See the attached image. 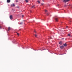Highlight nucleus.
<instances>
[{"label": "nucleus", "mask_w": 72, "mask_h": 72, "mask_svg": "<svg viewBox=\"0 0 72 72\" xmlns=\"http://www.w3.org/2000/svg\"><path fill=\"white\" fill-rule=\"evenodd\" d=\"M69 0H63V2L64 3H67L68 1H69Z\"/></svg>", "instance_id": "nucleus-1"}, {"label": "nucleus", "mask_w": 72, "mask_h": 72, "mask_svg": "<svg viewBox=\"0 0 72 72\" xmlns=\"http://www.w3.org/2000/svg\"><path fill=\"white\" fill-rule=\"evenodd\" d=\"M10 19H13V15H10Z\"/></svg>", "instance_id": "nucleus-2"}, {"label": "nucleus", "mask_w": 72, "mask_h": 72, "mask_svg": "<svg viewBox=\"0 0 72 72\" xmlns=\"http://www.w3.org/2000/svg\"><path fill=\"white\" fill-rule=\"evenodd\" d=\"M59 44H60V45H62V44H63V42H62V41H60L59 42Z\"/></svg>", "instance_id": "nucleus-3"}, {"label": "nucleus", "mask_w": 72, "mask_h": 72, "mask_svg": "<svg viewBox=\"0 0 72 72\" xmlns=\"http://www.w3.org/2000/svg\"><path fill=\"white\" fill-rule=\"evenodd\" d=\"M7 2L8 3H9L10 2V0H7Z\"/></svg>", "instance_id": "nucleus-4"}, {"label": "nucleus", "mask_w": 72, "mask_h": 72, "mask_svg": "<svg viewBox=\"0 0 72 72\" xmlns=\"http://www.w3.org/2000/svg\"><path fill=\"white\" fill-rule=\"evenodd\" d=\"M64 46H61L60 48V49H63V48H64Z\"/></svg>", "instance_id": "nucleus-5"}, {"label": "nucleus", "mask_w": 72, "mask_h": 72, "mask_svg": "<svg viewBox=\"0 0 72 72\" xmlns=\"http://www.w3.org/2000/svg\"><path fill=\"white\" fill-rule=\"evenodd\" d=\"M55 21H56V22H58V18H55Z\"/></svg>", "instance_id": "nucleus-6"}, {"label": "nucleus", "mask_w": 72, "mask_h": 72, "mask_svg": "<svg viewBox=\"0 0 72 72\" xmlns=\"http://www.w3.org/2000/svg\"><path fill=\"white\" fill-rule=\"evenodd\" d=\"M63 45L65 46H67V44H66V43H65L63 44Z\"/></svg>", "instance_id": "nucleus-7"}, {"label": "nucleus", "mask_w": 72, "mask_h": 72, "mask_svg": "<svg viewBox=\"0 0 72 72\" xmlns=\"http://www.w3.org/2000/svg\"><path fill=\"white\" fill-rule=\"evenodd\" d=\"M15 6V4H14L11 5V6Z\"/></svg>", "instance_id": "nucleus-8"}, {"label": "nucleus", "mask_w": 72, "mask_h": 72, "mask_svg": "<svg viewBox=\"0 0 72 72\" xmlns=\"http://www.w3.org/2000/svg\"><path fill=\"white\" fill-rule=\"evenodd\" d=\"M10 30V27H9L8 28V31H9Z\"/></svg>", "instance_id": "nucleus-9"}, {"label": "nucleus", "mask_w": 72, "mask_h": 72, "mask_svg": "<svg viewBox=\"0 0 72 72\" xmlns=\"http://www.w3.org/2000/svg\"><path fill=\"white\" fill-rule=\"evenodd\" d=\"M37 2H38V3H39V4H40V1H38Z\"/></svg>", "instance_id": "nucleus-10"}, {"label": "nucleus", "mask_w": 72, "mask_h": 72, "mask_svg": "<svg viewBox=\"0 0 72 72\" xmlns=\"http://www.w3.org/2000/svg\"><path fill=\"white\" fill-rule=\"evenodd\" d=\"M25 1L26 2V3H28V1L27 0H26Z\"/></svg>", "instance_id": "nucleus-11"}, {"label": "nucleus", "mask_w": 72, "mask_h": 72, "mask_svg": "<svg viewBox=\"0 0 72 72\" xmlns=\"http://www.w3.org/2000/svg\"><path fill=\"white\" fill-rule=\"evenodd\" d=\"M34 6H35V5H33V6H32V8H33V7H34Z\"/></svg>", "instance_id": "nucleus-12"}, {"label": "nucleus", "mask_w": 72, "mask_h": 72, "mask_svg": "<svg viewBox=\"0 0 72 72\" xmlns=\"http://www.w3.org/2000/svg\"><path fill=\"white\" fill-rule=\"evenodd\" d=\"M22 23H23V22H21L20 23V24H22Z\"/></svg>", "instance_id": "nucleus-13"}, {"label": "nucleus", "mask_w": 72, "mask_h": 72, "mask_svg": "<svg viewBox=\"0 0 72 72\" xmlns=\"http://www.w3.org/2000/svg\"><path fill=\"white\" fill-rule=\"evenodd\" d=\"M70 34H68V35L69 36H70Z\"/></svg>", "instance_id": "nucleus-14"}, {"label": "nucleus", "mask_w": 72, "mask_h": 72, "mask_svg": "<svg viewBox=\"0 0 72 72\" xmlns=\"http://www.w3.org/2000/svg\"><path fill=\"white\" fill-rule=\"evenodd\" d=\"M35 37H37V35H36V34H35Z\"/></svg>", "instance_id": "nucleus-15"}, {"label": "nucleus", "mask_w": 72, "mask_h": 72, "mask_svg": "<svg viewBox=\"0 0 72 72\" xmlns=\"http://www.w3.org/2000/svg\"><path fill=\"white\" fill-rule=\"evenodd\" d=\"M17 35H18V36H19V33H17Z\"/></svg>", "instance_id": "nucleus-16"}, {"label": "nucleus", "mask_w": 72, "mask_h": 72, "mask_svg": "<svg viewBox=\"0 0 72 72\" xmlns=\"http://www.w3.org/2000/svg\"><path fill=\"white\" fill-rule=\"evenodd\" d=\"M49 13H48L47 14V15H49Z\"/></svg>", "instance_id": "nucleus-17"}, {"label": "nucleus", "mask_w": 72, "mask_h": 72, "mask_svg": "<svg viewBox=\"0 0 72 72\" xmlns=\"http://www.w3.org/2000/svg\"><path fill=\"white\" fill-rule=\"evenodd\" d=\"M64 6V7H66V6H67V5H65Z\"/></svg>", "instance_id": "nucleus-18"}, {"label": "nucleus", "mask_w": 72, "mask_h": 72, "mask_svg": "<svg viewBox=\"0 0 72 72\" xmlns=\"http://www.w3.org/2000/svg\"><path fill=\"white\" fill-rule=\"evenodd\" d=\"M23 17H24V15H22V18H23Z\"/></svg>", "instance_id": "nucleus-19"}, {"label": "nucleus", "mask_w": 72, "mask_h": 72, "mask_svg": "<svg viewBox=\"0 0 72 72\" xmlns=\"http://www.w3.org/2000/svg\"><path fill=\"white\" fill-rule=\"evenodd\" d=\"M45 12H48V11H47V10H45Z\"/></svg>", "instance_id": "nucleus-20"}, {"label": "nucleus", "mask_w": 72, "mask_h": 72, "mask_svg": "<svg viewBox=\"0 0 72 72\" xmlns=\"http://www.w3.org/2000/svg\"><path fill=\"white\" fill-rule=\"evenodd\" d=\"M18 2V1L17 0H16V3H17Z\"/></svg>", "instance_id": "nucleus-21"}, {"label": "nucleus", "mask_w": 72, "mask_h": 72, "mask_svg": "<svg viewBox=\"0 0 72 72\" xmlns=\"http://www.w3.org/2000/svg\"><path fill=\"white\" fill-rule=\"evenodd\" d=\"M43 4H43V3H42V4H41V5H43Z\"/></svg>", "instance_id": "nucleus-22"}, {"label": "nucleus", "mask_w": 72, "mask_h": 72, "mask_svg": "<svg viewBox=\"0 0 72 72\" xmlns=\"http://www.w3.org/2000/svg\"><path fill=\"white\" fill-rule=\"evenodd\" d=\"M34 32H35V33H36V31H34Z\"/></svg>", "instance_id": "nucleus-23"}, {"label": "nucleus", "mask_w": 72, "mask_h": 72, "mask_svg": "<svg viewBox=\"0 0 72 72\" xmlns=\"http://www.w3.org/2000/svg\"><path fill=\"white\" fill-rule=\"evenodd\" d=\"M66 28H68V26H67L66 27Z\"/></svg>", "instance_id": "nucleus-24"}, {"label": "nucleus", "mask_w": 72, "mask_h": 72, "mask_svg": "<svg viewBox=\"0 0 72 72\" xmlns=\"http://www.w3.org/2000/svg\"><path fill=\"white\" fill-rule=\"evenodd\" d=\"M0 28H1V26H0Z\"/></svg>", "instance_id": "nucleus-25"}, {"label": "nucleus", "mask_w": 72, "mask_h": 72, "mask_svg": "<svg viewBox=\"0 0 72 72\" xmlns=\"http://www.w3.org/2000/svg\"><path fill=\"white\" fill-rule=\"evenodd\" d=\"M42 1H44V0H42Z\"/></svg>", "instance_id": "nucleus-26"}]
</instances>
